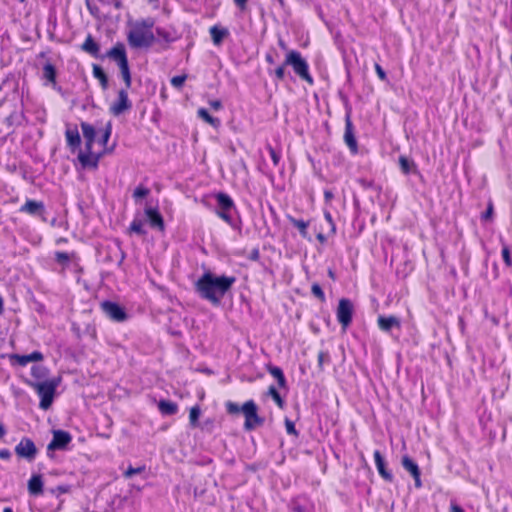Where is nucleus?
<instances>
[{"label":"nucleus","instance_id":"cd10ccee","mask_svg":"<svg viewBox=\"0 0 512 512\" xmlns=\"http://www.w3.org/2000/svg\"><path fill=\"white\" fill-rule=\"evenodd\" d=\"M267 370L277 380L279 387L283 388L286 386V379L280 367L268 365Z\"/></svg>","mask_w":512,"mask_h":512},{"label":"nucleus","instance_id":"603ef678","mask_svg":"<svg viewBox=\"0 0 512 512\" xmlns=\"http://www.w3.org/2000/svg\"><path fill=\"white\" fill-rule=\"evenodd\" d=\"M217 215L221 219H223L225 222H227L228 224H231L232 219H231V216L228 214L227 211H225V210L219 211V212H217Z\"/></svg>","mask_w":512,"mask_h":512},{"label":"nucleus","instance_id":"09e8293b","mask_svg":"<svg viewBox=\"0 0 512 512\" xmlns=\"http://www.w3.org/2000/svg\"><path fill=\"white\" fill-rule=\"evenodd\" d=\"M156 33L159 37H161L166 42H172L174 39L171 37L170 33L162 28H157Z\"/></svg>","mask_w":512,"mask_h":512},{"label":"nucleus","instance_id":"1a4fd4ad","mask_svg":"<svg viewBox=\"0 0 512 512\" xmlns=\"http://www.w3.org/2000/svg\"><path fill=\"white\" fill-rule=\"evenodd\" d=\"M132 103L128 98L127 89H121L118 92V99L110 106V113L119 116L125 111L130 110Z\"/></svg>","mask_w":512,"mask_h":512},{"label":"nucleus","instance_id":"4d7b16f0","mask_svg":"<svg viewBox=\"0 0 512 512\" xmlns=\"http://www.w3.org/2000/svg\"><path fill=\"white\" fill-rule=\"evenodd\" d=\"M11 457V452L8 449H0V458L8 460Z\"/></svg>","mask_w":512,"mask_h":512},{"label":"nucleus","instance_id":"79ce46f5","mask_svg":"<svg viewBox=\"0 0 512 512\" xmlns=\"http://www.w3.org/2000/svg\"><path fill=\"white\" fill-rule=\"evenodd\" d=\"M145 470V466H140L137 468H133L132 466L128 467V469L124 472V476L126 478H131L135 474H139Z\"/></svg>","mask_w":512,"mask_h":512},{"label":"nucleus","instance_id":"423d86ee","mask_svg":"<svg viewBox=\"0 0 512 512\" xmlns=\"http://www.w3.org/2000/svg\"><path fill=\"white\" fill-rule=\"evenodd\" d=\"M102 58H109L117 63L120 71L130 70L126 49L123 43H116Z\"/></svg>","mask_w":512,"mask_h":512},{"label":"nucleus","instance_id":"69168bd1","mask_svg":"<svg viewBox=\"0 0 512 512\" xmlns=\"http://www.w3.org/2000/svg\"><path fill=\"white\" fill-rule=\"evenodd\" d=\"M451 512H464V510L458 505H452Z\"/></svg>","mask_w":512,"mask_h":512},{"label":"nucleus","instance_id":"9b49d317","mask_svg":"<svg viewBox=\"0 0 512 512\" xmlns=\"http://www.w3.org/2000/svg\"><path fill=\"white\" fill-rule=\"evenodd\" d=\"M103 312L112 320L122 322L127 318L124 309L117 303L104 301L101 304Z\"/></svg>","mask_w":512,"mask_h":512},{"label":"nucleus","instance_id":"c9c22d12","mask_svg":"<svg viewBox=\"0 0 512 512\" xmlns=\"http://www.w3.org/2000/svg\"><path fill=\"white\" fill-rule=\"evenodd\" d=\"M200 414H201V410H200L199 406L196 405L190 409L189 421H190L191 426H193V427L197 426Z\"/></svg>","mask_w":512,"mask_h":512},{"label":"nucleus","instance_id":"2f4dec72","mask_svg":"<svg viewBox=\"0 0 512 512\" xmlns=\"http://www.w3.org/2000/svg\"><path fill=\"white\" fill-rule=\"evenodd\" d=\"M288 220L294 227H296L299 230L300 234L303 237H307L308 222H305L304 220L296 219L292 216H288Z\"/></svg>","mask_w":512,"mask_h":512},{"label":"nucleus","instance_id":"9d476101","mask_svg":"<svg viewBox=\"0 0 512 512\" xmlns=\"http://www.w3.org/2000/svg\"><path fill=\"white\" fill-rule=\"evenodd\" d=\"M71 440L72 437L70 433L63 430H54L53 438L51 442L48 444L47 449L49 451L63 450L67 447Z\"/></svg>","mask_w":512,"mask_h":512},{"label":"nucleus","instance_id":"6e6552de","mask_svg":"<svg viewBox=\"0 0 512 512\" xmlns=\"http://www.w3.org/2000/svg\"><path fill=\"white\" fill-rule=\"evenodd\" d=\"M15 453L21 458L32 461L37 454V448L31 439L23 438L19 444L16 445Z\"/></svg>","mask_w":512,"mask_h":512},{"label":"nucleus","instance_id":"4c0bfd02","mask_svg":"<svg viewBox=\"0 0 512 512\" xmlns=\"http://www.w3.org/2000/svg\"><path fill=\"white\" fill-rule=\"evenodd\" d=\"M134 26L142 28L144 31H152V27L154 26V20L151 18L144 19L140 22H137Z\"/></svg>","mask_w":512,"mask_h":512},{"label":"nucleus","instance_id":"e433bc0d","mask_svg":"<svg viewBox=\"0 0 512 512\" xmlns=\"http://www.w3.org/2000/svg\"><path fill=\"white\" fill-rule=\"evenodd\" d=\"M111 132H112V125L110 122H108L106 124V127L105 129L103 130V133L101 135V137L99 138V144H101L102 146H106L110 136H111Z\"/></svg>","mask_w":512,"mask_h":512},{"label":"nucleus","instance_id":"20e7f679","mask_svg":"<svg viewBox=\"0 0 512 512\" xmlns=\"http://www.w3.org/2000/svg\"><path fill=\"white\" fill-rule=\"evenodd\" d=\"M127 40L132 48H149L155 42V36L152 31H144L140 27L134 26L127 35Z\"/></svg>","mask_w":512,"mask_h":512},{"label":"nucleus","instance_id":"c85d7f7f","mask_svg":"<svg viewBox=\"0 0 512 512\" xmlns=\"http://www.w3.org/2000/svg\"><path fill=\"white\" fill-rule=\"evenodd\" d=\"M216 200L221 210L228 211L234 206L231 197L223 192H220L216 195Z\"/></svg>","mask_w":512,"mask_h":512},{"label":"nucleus","instance_id":"7c9ffc66","mask_svg":"<svg viewBox=\"0 0 512 512\" xmlns=\"http://www.w3.org/2000/svg\"><path fill=\"white\" fill-rule=\"evenodd\" d=\"M197 114L201 119H203L205 122L209 123L213 127H218L220 125V120L218 118L212 117L205 108H200L197 111Z\"/></svg>","mask_w":512,"mask_h":512},{"label":"nucleus","instance_id":"338daca9","mask_svg":"<svg viewBox=\"0 0 512 512\" xmlns=\"http://www.w3.org/2000/svg\"><path fill=\"white\" fill-rule=\"evenodd\" d=\"M266 61H267L268 63L272 64V63L274 62L272 55L267 54V55H266Z\"/></svg>","mask_w":512,"mask_h":512},{"label":"nucleus","instance_id":"ddd939ff","mask_svg":"<svg viewBox=\"0 0 512 512\" xmlns=\"http://www.w3.org/2000/svg\"><path fill=\"white\" fill-rule=\"evenodd\" d=\"M378 327L381 331L389 333L393 329L400 330L401 329V321L398 317L394 315L384 316L379 315L377 319Z\"/></svg>","mask_w":512,"mask_h":512},{"label":"nucleus","instance_id":"b1692460","mask_svg":"<svg viewBox=\"0 0 512 512\" xmlns=\"http://www.w3.org/2000/svg\"><path fill=\"white\" fill-rule=\"evenodd\" d=\"M65 136H66L67 144L72 150H74L75 148H78L80 146L81 138H80L77 128L67 129L65 132Z\"/></svg>","mask_w":512,"mask_h":512},{"label":"nucleus","instance_id":"72a5a7b5","mask_svg":"<svg viewBox=\"0 0 512 512\" xmlns=\"http://www.w3.org/2000/svg\"><path fill=\"white\" fill-rule=\"evenodd\" d=\"M267 394L273 398V400L276 402L279 408H283L284 400L282 399L279 392L274 386H270L268 388Z\"/></svg>","mask_w":512,"mask_h":512},{"label":"nucleus","instance_id":"c03bdc74","mask_svg":"<svg viewBox=\"0 0 512 512\" xmlns=\"http://www.w3.org/2000/svg\"><path fill=\"white\" fill-rule=\"evenodd\" d=\"M502 257H503L505 264L508 267H511L512 266V258H511L510 250L507 246H504L502 249Z\"/></svg>","mask_w":512,"mask_h":512},{"label":"nucleus","instance_id":"bb28decb","mask_svg":"<svg viewBox=\"0 0 512 512\" xmlns=\"http://www.w3.org/2000/svg\"><path fill=\"white\" fill-rule=\"evenodd\" d=\"M93 76L99 80L101 88L106 90L108 88V77L101 66L93 64Z\"/></svg>","mask_w":512,"mask_h":512},{"label":"nucleus","instance_id":"393cba45","mask_svg":"<svg viewBox=\"0 0 512 512\" xmlns=\"http://www.w3.org/2000/svg\"><path fill=\"white\" fill-rule=\"evenodd\" d=\"M158 409L163 415H174L178 410V406L172 401L160 400L158 402Z\"/></svg>","mask_w":512,"mask_h":512},{"label":"nucleus","instance_id":"c756f323","mask_svg":"<svg viewBox=\"0 0 512 512\" xmlns=\"http://www.w3.org/2000/svg\"><path fill=\"white\" fill-rule=\"evenodd\" d=\"M43 76L48 82H50L52 84H56V68H55V66L49 62L46 63L43 66Z\"/></svg>","mask_w":512,"mask_h":512},{"label":"nucleus","instance_id":"4468645a","mask_svg":"<svg viewBox=\"0 0 512 512\" xmlns=\"http://www.w3.org/2000/svg\"><path fill=\"white\" fill-rule=\"evenodd\" d=\"M344 141L353 154L357 153L358 145L353 132V124L349 114H347L345 118Z\"/></svg>","mask_w":512,"mask_h":512},{"label":"nucleus","instance_id":"0e129e2a","mask_svg":"<svg viewBox=\"0 0 512 512\" xmlns=\"http://www.w3.org/2000/svg\"><path fill=\"white\" fill-rule=\"evenodd\" d=\"M6 435V428L2 422H0V440Z\"/></svg>","mask_w":512,"mask_h":512},{"label":"nucleus","instance_id":"6ab92c4d","mask_svg":"<svg viewBox=\"0 0 512 512\" xmlns=\"http://www.w3.org/2000/svg\"><path fill=\"white\" fill-rule=\"evenodd\" d=\"M81 49L90 54L91 56L95 57V58H101L103 59L102 57L103 56H100L99 52H100V46L99 44L94 40V38L92 37L91 34H89L85 41L83 42V44L81 45Z\"/></svg>","mask_w":512,"mask_h":512},{"label":"nucleus","instance_id":"f704fd0d","mask_svg":"<svg viewBox=\"0 0 512 512\" xmlns=\"http://www.w3.org/2000/svg\"><path fill=\"white\" fill-rule=\"evenodd\" d=\"M130 232L138 235H145L146 231L143 229V223L139 219H134L129 227Z\"/></svg>","mask_w":512,"mask_h":512},{"label":"nucleus","instance_id":"a18cd8bd","mask_svg":"<svg viewBox=\"0 0 512 512\" xmlns=\"http://www.w3.org/2000/svg\"><path fill=\"white\" fill-rule=\"evenodd\" d=\"M55 259L57 262H59L61 264H65L70 261V256L66 252H56Z\"/></svg>","mask_w":512,"mask_h":512},{"label":"nucleus","instance_id":"49530a36","mask_svg":"<svg viewBox=\"0 0 512 512\" xmlns=\"http://www.w3.org/2000/svg\"><path fill=\"white\" fill-rule=\"evenodd\" d=\"M121 77L125 83V89H129L131 87V73L130 70L120 71Z\"/></svg>","mask_w":512,"mask_h":512},{"label":"nucleus","instance_id":"a19ab883","mask_svg":"<svg viewBox=\"0 0 512 512\" xmlns=\"http://www.w3.org/2000/svg\"><path fill=\"white\" fill-rule=\"evenodd\" d=\"M226 410L229 414H238L241 412V406H239L237 403L228 401L226 403Z\"/></svg>","mask_w":512,"mask_h":512},{"label":"nucleus","instance_id":"0eeeda50","mask_svg":"<svg viewBox=\"0 0 512 512\" xmlns=\"http://www.w3.org/2000/svg\"><path fill=\"white\" fill-rule=\"evenodd\" d=\"M352 314V302L347 298L340 299L337 307V319L343 329L347 328L350 325L352 321Z\"/></svg>","mask_w":512,"mask_h":512},{"label":"nucleus","instance_id":"37998d69","mask_svg":"<svg viewBox=\"0 0 512 512\" xmlns=\"http://www.w3.org/2000/svg\"><path fill=\"white\" fill-rule=\"evenodd\" d=\"M186 80V75H178L174 76L171 79V84L175 88H181Z\"/></svg>","mask_w":512,"mask_h":512},{"label":"nucleus","instance_id":"3c124183","mask_svg":"<svg viewBox=\"0 0 512 512\" xmlns=\"http://www.w3.org/2000/svg\"><path fill=\"white\" fill-rule=\"evenodd\" d=\"M492 215H493V204L489 203L486 211L482 214V219L485 221L490 220L492 218Z\"/></svg>","mask_w":512,"mask_h":512},{"label":"nucleus","instance_id":"4be33fe9","mask_svg":"<svg viewBox=\"0 0 512 512\" xmlns=\"http://www.w3.org/2000/svg\"><path fill=\"white\" fill-rule=\"evenodd\" d=\"M28 491L33 496L43 493V481L41 475H33L28 481Z\"/></svg>","mask_w":512,"mask_h":512},{"label":"nucleus","instance_id":"5fc2aeb1","mask_svg":"<svg viewBox=\"0 0 512 512\" xmlns=\"http://www.w3.org/2000/svg\"><path fill=\"white\" fill-rule=\"evenodd\" d=\"M275 76L279 80H282L284 78V76H285V65L284 64L282 66H279L278 68H276Z\"/></svg>","mask_w":512,"mask_h":512},{"label":"nucleus","instance_id":"052dcab7","mask_svg":"<svg viewBox=\"0 0 512 512\" xmlns=\"http://www.w3.org/2000/svg\"><path fill=\"white\" fill-rule=\"evenodd\" d=\"M210 106L214 110H219L222 108V103L220 100H212L210 101Z\"/></svg>","mask_w":512,"mask_h":512},{"label":"nucleus","instance_id":"412c9836","mask_svg":"<svg viewBox=\"0 0 512 512\" xmlns=\"http://www.w3.org/2000/svg\"><path fill=\"white\" fill-rule=\"evenodd\" d=\"M20 211L30 215H38L44 211V204L41 201L27 200Z\"/></svg>","mask_w":512,"mask_h":512},{"label":"nucleus","instance_id":"aec40b11","mask_svg":"<svg viewBox=\"0 0 512 512\" xmlns=\"http://www.w3.org/2000/svg\"><path fill=\"white\" fill-rule=\"evenodd\" d=\"M11 359L15 360L19 365L25 366L29 362L41 361L43 359V354L39 351H34L27 355L13 354V355H11Z\"/></svg>","mask_w":512,"mask_h":512},{"label":"nucleus","instance_id":"13d9d810","mask_svg":"<svg viewBox=\"0 0 512 512\" xmlns=\"http://www.w3.org/2000/svg\"><path fill=\"white\" fill-rule=\"evenodd\" d=\"M324 217L331 225L332 231H335V225L333 223L332 216H331L330 212L324 211Z\"/></svg>","mask_w":512,"mask_h":512},{"label":"nucleus","instance_id":"f03ea898","mask_svg":"<svg viewBox=\"0 0 512 512\" xmlns=\"http://www.w3.org/2000/svg\"><path fill=\"white\" fill-rule=\"evenodd\" d=\"M30 387H32L39 397L40 400V408L43 410H47L50 408L53 402V398L55 395V391L58 383L55 380H45V381H28L27 382Z\"/></svg>","mask_w":512,"mask_h":512},{"label":"nucleus","instance_id":"a878e982","mask_svg":"<svg viewBox=\"0 0 512 512\" xmlns=\"http://www.w3.org/2000/svg\"><path fill=\"white\" fill-rule=\"evenodd\" d=\"M400 169L404 174L417 173V167L414 161L408 159L406 156L399 157Z\"/></svg>","mask_w":512,"mask_h":512},{"label":"nucleus","instance_id":"473e14b6","mask_svg":"<svg viewBox=\"0 0 512 512\" xmlns=\"http://www.w3.org/2000/svg\"><path fill=\"white\" fill-rule=\"evenodd\" d=\"M31 374L38 380L45 379L48 374V370L44 366L35 365L31 369Z\"/></svg>","mask_w":512,"mask_h":512},{"label":"nucleus","instance_id":"774afa93","mask_svg":"<svg viewBox=\"0 0 512 512\" xmlns=\"http://www.w3.org/2000/svg\"><path fill=\"white\" fill-rule=\"evenodd\" d=\"M317 239L320 241V242H324L326 240L325 236L321 233H319L317 235Z\"/></svg>","mask_w":512,"mask_h":512},{"label":"nucleus","instance_id":"a211bd4d","mask_svg":"<svg viewBox=\"0 0 512 512\" xmlns=\"http://www.w3.org/2000/svg\"><path fill=\"white\" fill-rule=\"evenodd\" d=\"M145 214L151 227L164 230V220L157 209L148 207L145 209Z\"/></svg>","mask_w":512,"mask_h":512},{"label":"nucleus","instance_id":"f3484780","mask_svg":"<svg viewBox=\"0 0 512 512\" xmlns=\"http://www.w3.org/2000/svg\"><path fill=\"white\" fill-rule=\"evenodd\" d=\"M374 459H375V464H376L377 470H378L379 474L381 475V477L388 482H392L393 475L390 471H388L386 469L385 460L379 450L374 451Z\"/></svg>","mask_w":512,"mask_h":512},{"label":"nucleus","instance_id":"5701e85b","mask_svg":"<svg viewBox=\"0 0 512 512\" xmlns=\"http://www.w3.org/2000/svg\"><path fill=\"white\" fill-rule=\"evenodd\" d=\"M229 31L226 28H221L218 26H212L210 28V35L212 38V41L215 45H220L223 42V39L228 36Z\"/></svg>","mask_w":512,"mask_h":512},{"label":"nucleus","instance_id":"6e6d98bb","mask_svg":"<svg viewBox=\"0 0 512 512\" xmlns=\"http://www.w3.org/2000/svg\"><path fill=\"white\" fill-rule=\"evenodd\" d=\"M375 71H376L378 77L381 80H385L386 79V73H385V71L383 70V68L379 64H375Z\"/></svg>","mask_w":512,"mask_h":512},{"label":"nucleus","instance_id":"680f3d73","mask_svg":"<svg viewBox=\"0 0 512 512\" xmlns=\"http://www.w3.org/2000/svg\"><path fill=\"white\" fill-rule=\"evenodd\" d=\"M333 197H334V195H333L332 191H330V190L324 191V198H325L326 202L331 201L333 199Z\"/></svg>","mask_w":512,"mask_h":512},{"label":"nucleus","instance_id":"8fccbe9b","mask_svg":"<svg viewBox=\"0 0 512 512\" xmlns=\"http://www.w3.org/2000/svg\"><path fill=\"white\" fill-rule=\"evenodd\" d=\"M329 359V355L327 352H324V351H320L318 353V366L319 368L322 370L323 369V364L326 360Z\"/></svg>","mask_w":512,"mask_h":512},{"label":"nucleus","instance_id":"f257e3e1","mask_svg":"<svg viewBox=\"0 0 512 512\" xmlns=\"http://www.w3.org/2000/svg\"><path fill=\"white\" fill-rule=\"evenodd\" d=\"M236 278L233 276H216L212 272H205L195 283V290L201 298L214 305L221 302V298L231 289Z\"/></svg>","mask_w":512,"mask_h":512},{"label":"nucleus","instance_id":"bf43d9fd","mask_svg":"<svg viewBox=\"0 0 512 512\" xmlns=\"http://www.w3.org/2000/svg\"><path fill=\"white\" fill-rule=\"evenodd\" d=\"M260 257V254H259V250L258 249H253L251 252H250V255H249V259L250 260H253V261H257Z\"/></svg>","mask_w":512,"mask_h":512},{"label":"nucleus","instance_id":"58836bf2","mask_svg":"<svg viewBox=\"0 0 512 512\" xmlns=\"http://www.w3.org/2000/svg\"><path fill=\"white\" fill-rule=\"evenodd\" d=\"M312 294L321 301L325 300V294L321 288V286L317 283H314L311 287Z\"/></svg>","mask_w":512,"mask_h":512},{"label":"nucleus","instance_id":"7ed1b4c3","mask_svg":"<svg viewBox=\"0 0 512 512\" xmlns=\"http://www.w3.org/2000/svg\"><path fill=\"white\" fill-rule=\"evenodd\" d=\"M284 65H290L294 72L303 80L312 83L313 79L309 74L308 63L298 51H290L285 59Z\"/></svg>","mask_w":512,"mask_h":512},{"label":"nucleus","instance_id":"dca6fc26","mask_svg":"<svg viewBox=\"0 0 512 512\" xmlns=\"http://www.w3.org/2000/svg\"><path fill=\"white\" fill-rule=\"evenodd\" d=\"M81 129H82L83 137L85 139V149H86V151L90 152V150H92V146L95 141L96 130L91 124H89L87 122L81 123Z\"/></svg>","mask_w":512,"mask_h":512},{"label":"nucleus","instance_id":"f8f14e48","mask_svg":"<svg viewBox=\"0 0 512 512\" xmlns=\"http://www.w3.org/2000/svg\"><path fill=\"white\" fill-rule=\"evenodd\" d=\"M401 464L403 468L411 474V476L414 478V483L416 488H420L422 486L421 482V472L419 469L418 464L410 458L408 455H404L401 460Z\"/></svg>","mask_w":512,"mask_h":512},{"label":"nucleus","instance_id":"864d4df0","mask_svg":"<svg viewBox=\"0 0 512 512\" xmlns=\"http://www.w3.org/2000/svg\"><path fill=\"white\" fill-rule=\"evenodd\" d=\"M269 153H270V156H271V159H272L274 165H278V163L280 161L279 154L272 147L269 148Z\"/></svg>","mask_w":512,"mask_h":512},{"label":"nucleus","instance_id":"39448f33","mask_svg":"<svg viewBox=\"0 0 512 512\" xmlns=\"http://www.w3.org/2000/svg\"><path fill=\"white\" fill-rule=\"evenodd\" d=\"M257 405L253 400L246 401L241 406V412L245 417L244 429L252 431L256 427L263 425L264 419L257 414Z\"/></svg>","mask_w":512,"mask_h":512},{"label":"nucleus","instance_id":"de8ad7c7","mask_svg":"<svg viewBox=\"0 0 512 512\" xmlns=\"http://www.w3.org/2000/svg\"><path fill=\"white\" fill-rule=\"evenodd\" d=\"M285 427H286V431L288 434L294 435V436L298 435V433L295 429L294 423L288 418L285 419Z\"/></svg>","mask_w":512,"mask_h":512},{"label":"nucleus","instance_id":"ea45409f","mask_svg":"<svg viewBox=\"0 0 512 512\" xmlns=\"http://www.w3.org/2000/svg\"><path fill=\"white\" fill-rule=\"evenodd\" d=\"M149 189L148 188H145L143 186H138L135 190H134V193H133V197L135 199H141V198H144L146 197L148 194H149Z\"/></svg>","mask_w":512,"mask_h":512},{"label":"nucleus","instance_id":"2eb2a0df","mask_svg":"<svg viewBox=\"0 0 512 512\" xmlns=\"http://www.w3.org/2000/svg\"><path fill=\"white\" fill-rule=\"evenodd\" d=\"M102 155L103 153L95 154L92 152V150H90V152L80 151L78 154V160L84 168L90 167L95 169L97 168L99 160Z\"/></svg>","mask_w":512,"mask_h":512},{"label":"nucleus","instance_id":"e2e57ef3","mask_svg":"<svg viewBox=\"0 0 512 512\" xmlns=\"http://www.w3.org/2000/svg\"><path fill=\"white\" fill-rule=\"evenodd\" d=\"M235 4L241 8L244 9L247 3V0H234Z\"/></svg>","mask_w":512,"mask_h":512}]
</instances>
